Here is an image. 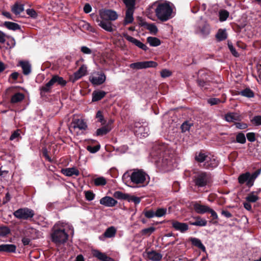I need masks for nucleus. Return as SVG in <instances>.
<instances>
[{"label":"nucleus","instance_id":"nucleus-1","mask_svg":"<svg viewBox=\"0 0 261 261\" xmlns=\"http://www.w3.org/2000/svg\"><path fill=\"white\" fill-rule=\"evenodd\" d=\"M68 229L73 231L72 226L67 223L60 221L56 223L51 229V241L56 245L64 244L68 238Z\"/></svg>","mask_w":261,"mask_h":261},{"label":"nucleus","instance_id":"nucleus-2","mask_svg":"<svg viewBox=\"0 0 261 261\" xmlns=\"http://www.w3.org/2000/svg\"><path fill=\"white\" fill-rule=\"evenodd\" d=\"M155 7V13L157 18L162 21H166L172 17L173 10L167 3H154L151 7Z\"/></svg>","mask_w":261,"mask_h":261},{"label":"nucleus","instance_id":"nucleus-3","mask_svg":"<svg viewBox=\"0 0 261 261\" xmlns=\"http://www.w3.org/2000/svg\"><path fill=\"white\" fill-rule=\"evenodd\" d=\"M148 175L142 169H135L130 175L131 182L139 187L143 186L149 182Z\"/></svg>","mask_w":261,"mask_h":261},{"label":"nucleus","instance_id":"nucleus-4","mask_svg":"<svg viewBox=\"0 0 261 261\" xmlns=\"http://www.w3.org/2000/svg\"><path fill=\"white\" fill-rule=\"evenodd\" d=\"M260 172L261 169H257L252 174H250L249 172L241 174L238 177V182L241 185L246 183V185L250 188L253 186L255 180L260 174Z\"/></svg>","mask_w":261,"mask_h":261},{"label":"nucleus","instance_id":"nucleus-5","mask_svg":"<svg viewBox=\"0 0 261 261\" xmlns=\"http://www.w3.org/2000/svg\"><path fill=\"white\" fill-rule=\"evenodd\" d=\"M211 32V28L206 21H201L195 27V33L202 38L207 37Z\"/></svg>","mask_w":261,"mask_h":261},{"label":"nucleus","instance_id":"nucleus-6","mask_svg":"<svg viewBox=\"0 0 261 261\" xmlns=\"http://www.w3.org/2000/svg\"><path fill=\"white\" fill-rule=\"evenodd\" d=\"M14 216L19 219L28 220L34 217V212L28 208H19L13 213Z\"/></svg>","mask_w":261,"mask_h":261},{"label":"nucleus","instance_id":"nucleus-7","mask_svg":"<svg viewBox=\"0 0 261 261\" xmlns=\"http://www.w3.org/2000/svg\"><path fill=\"white\" fill-rule=\"evenodd\" d=\"M211 180L210 175L206 172H201L195 178V185L198 187H202L206 186Z\"/></svg>","mask_w":261,"mask_h":261},{"label":"nucleus","instance_id":"nucleus-8","mask_svg":"<svg viewBox=\"0 0 261 261\" xmlns=\"http://www.w3.org/2000/svg\"><path fill=\"white\" fill-rule=\"evenodd\" d=\"M99 16L101 19L108 21H114L118 18V15L114 10L105 9L99 11Z\"/></svg>","mask_w":261,"mask_h":261},{"label":"nucleus","instance_id":"nucleus-9","mask_svg":"<svg viewBox=\"0 0 261 261\" xmlns=\"http://www.w3.org/2000/svg\"><path fill=\"white\" fill-rule=\"evenodd\" d=\"M158 63L152 61L138 62L129 65L130 68L134 69H141L149 67H156Z\"/></svg>","mask_w":261,"mask_h":261},{"label":"nucleus","instance_id":"nucleus-10","mask_svg":"<svg viewBox=\"0 0 261 261\" xmlns=\"http://www.w3.org/2000/svg\"><path fill=\"white\" fill-rule=\"evenodd\" d=\"M87 72V66L85 65H82L78 70L70 77V81L72 83H74L76 81L85 75Z\"/></svg>","mask_w":261,"mask_h":261},{"label":"nucleus","instance_id":"nucleus-11","mask_svg":"<svg viewBox=\"0 0 261 261\" xmlns=\"http://www.w3.org/2000/svg\"><path fill=\"white\" fill-rule=\"evenodd\" d=\"M97 76L92 75L89 77V81L94 85H99L103 84L106 80V76L103 73H96Z\"/></svg>","mask_w":261,"mask_h":261},{"label":"nucleus","instance_id":"nucleus-12","mask_svg":"<svg viewBox=\"0 0 261 261\" xmlns=\"http://www.w3.org/2000/svg\"><path fill=\"white\" fill-rule=\"evenodd\" d=\"M96 21L98 23V25L106 31L112 32L114 31L113 25L110 21L99 19H97Z\"/></svg>","mask_w":261,"mask_h":261},{"label":"nucleus","instance_id":"nucleus-13","mask_svg":"<svg viewBox=\"0 0 261 261\" xmlns=\"http://www.w3.org/2000/svg\"><path fill=\"white\" fill-rule=\"evenodd\" d=\"M218 165V161L214 155H209L207 160L203 164V168L211 169L216 167Z\"/></svg>","mask_w":261,"mask_h":261},{"label":"nucleus","instance_id":"nucleus-14","mask_svg":"<svg viewBox=\"0 0 261 261\" xmlns=\"http://www.w3.org/2000/svg\"><path fill=\"white\" fill-rule=\"evenodd\" d=\"M172 227L176 230L184 232L189 229V226L187 223L179 222L177 221H171Z\"/></svg>","mask_w":261,"mask_h":261},{"label":"nucleus","instance_id":"nucleus-15","mask_svg":"<svg viewBox=\"0 0 261 261\" xmlns=\"http://www.w3.org/2000/svg\"><path fill=\"white\" fill-rule=\"evenodd\" d=\"M92 253L93 256L101 261H115L113 258L108 256L105 253L101 252L96 249L92 250Z\"/></svg>","mask_w":261,"mask_h":261},{"label":"nucleus","instance_id":"nucleus-16","mask_svg":"<svg viewBox=\"0 0 261 261\" xmlns=\"http://www.w3.org/2000/svg\"><path fill=\"white\" fill-rule=\"evenodd\" d=\"M92 253L93 256L101 261H115L113 258L108 256L105 253L101 252L96 249L92 250Z\"/></svg>","mask_w":261,"mask_h":261},{"label":"nucleus","instance_id":"nucleus-17","mask_svg":"<svg viewBox=\"0 0 261 261\" xmlns=\"http://www.w3.org/2000/svg\"><path fill=\"white\" fill-rule=\"evenodd\" d=\"M124 37L127 41L132 43L143 50H146L148 49V47L146 45L140 42L139 40L136 39V38L127 34H124Z\"/></svg>","mask_w":261,"mask_h":261},{"label":"nucleus","instance_id":"nucleus-18","mask_svg":"<svg viewBox=\"0 0 261 261\" xmlns=\"http://www.w3.org/2000/svg\"><path fill=\"white\" fill-rule=\"evenodd\" d=\"M124 37L127 41L132 43L143 50H146L148 49V47L146 45L140 42L139 40L136 39V38L127 34H124Z\"/></svg>","mask_w":261,"mask_h":261},{"label":"nucleus","instance_id":"nucleus-19","mask_svg":"<svg viewBox=\"0 0 261 261\" xmlns=\"http://www.w3.org/2000/svg\"><path fill=\"white\" fill-rule=\"evenodd\" d=\"M100 203L107 207H113L117 203V201L112 197L105 196L100 200Z\"/></svg>","mask_w":261,"mask_h":261},{"label":"nucleus","instance_id":"nucleus-20","mask_svg":"<svg viewBox=\"0 0 261 261\" xmlns=\"http://www.w3.org/2000/svg\"><path fill=\"white\" fill-rule=\"evenodd\" d=\"M225 119L228 122H234L241 121L242 117L237 113H228L225 115Z\"/></svg>","mask_w":261,"mask_h":261},{"label":"nucleus","instance_id":"nucleus-21","mask_svg":"<svg viewBox=\"0 0 261 261\" xmlns=\"http://www.w3.org/2000/svg\"><path fill=\"white\" fill-rule=\"evenodd\" d=\"M195 221L190 220L189 224L191 225L197 226H205L207 224V221L205 219L201 218L200 216H196L193 218Z\"/></svg>","mask_w":261,"mask_h":261},{"label":"nucleus","instance_id":"nucleus-22","mask_svg":"<svg viewBox=\"0 0 261 261\" xmlns=\"http://www.w3.org/2000/svg\"><path fill=\"white\" fill-rule=\"evenodd\" d=\"M49 82H51L53 86L57 84L61 86H64L67 83L66 81L62 77L59 76L58 75H54Z\"/></svg>","mask_w":261,"mask_h":261},{"label":"nucleus","instance_id":"nucleus-23","mask_svg":"<svg viewBox=\"0 0 261 261\" xmlns=\"http://www.w3.org/2000/svg\"><path fill=\"white\" fill-rule=\"evenodd\" d=\"M193 207L195 211L198 213L200 214H203L206 213H207L210 207L207 205H202L198 203H195L193 205Z\"/></svg>","mask_w":261,"mask_h":261},{"label":"nucleus","instance_id":"nucleus-24","mask_svg":"<svg viewBox=\"0 0 261 261\" xmlns=\"http://www.w3.org/2000/svg\"><path fill=\"white\" fill-rule=\"evenodd\" d=\"M62 172L67 176H71L73 175L78 176L80 174L79 171L75 167L62 169Z\"/></svg>","mask_w":261,"mask_h":261},{"label":"nucleus","instance_id":"nucleus-25","mask_svg":"<svg viewBox=\"0 0 261 261\" xmlns=\"http://www.w3.org/2000/svg\"><path fill=\"white\" fill-rule=\"evenodd\" d=\"M16 247L13 244H2L0 245V252H15Z\"/></svg>","mask_w":261,"mask_h":261},{"label":"nucleus","instance_id":"nucleus-26","mask_svg":"<svg viewBox=\"0 0 261 261\" xmlns=\"http://www.w3.org/2000/svg\"><path fill=\"white\" fill-rule=\"evenodd\" d=\"M72 123L74 128H78L81 130H85L87 125L83 119H75L73 120Z\"/></svg>","mask_w":261,"mask_h":261},{"label":"nucleus","instance_id":"nucleus-27","mask_svg":"<svg viewBox=\"0 0 261 261\" xmlns=\"http://www.w3.org/2000/svg\"><path fill=\"white\" fill-rule=\"evenodd\" d=\"M19 65L20 66L23 70V73L24 75H28L31 72V65L28 61H20Z\"/></svg>","mask_w":261,"mask_h":261},{"label":"nucleus","instance_id":"nucleus-28","mask_svg":"<svg viewBox=\"0 0 261 261\" xmlns=\"http://www.w3.org/2000/svg\"><path fill=\"white\" fill-rule=\"evenodd\" d=\"M147 256L152 261H160L162 258V255L155 251L147 252Z\"/></svg>","mask_w":261,"mask_h":261},{"label":"nucleus","instance_id":"nucleus-29","mask_svg":"<svg viewBox=\"0 0 261 261\" xmlns=\"http://www.w3.org/2000/svg\"><path fill=\"white\" fill-rule=\"evenodd\" d=\"M141 26L145 27L151 33L155 34L158 30L156 26L153 23H148L145 21H141L139 23Z\"/></svg>","mask_w":261,"mask_h":261},{"label":"nucleus","instance_id":"nucleus-30","mask_svg":"<svg viewBox=\"0 0 261 261\" xmlns=\"http://www.w3.org/2000/svg\"><path fill=\"white\" fill-rule=\"evenodd\" d=\"M26 233L29 237L33 239L39 238L40 232L33 227H28L26 230Z\"/></svg>","mask_w":261,"mask_h":261},{"label":"nucleus","instance_id":"nucleus-31","mask_svg":"<svg viewBox=\"0 0 261 261\" xmlns=\"http://www.w3.org/2000/svg\"><path fill=\"white\" fill-rule=\"evenodd\" d=\"M106 95V92L103 91H95L92 93V101H97L101 100Z\"/></svg>","mask_w":261,"mask_h":261},{"label":"nucleus","instance_id":"nucleus-32","mask_svg":"<svg viewBox=\"0 0 261 261\" xmlns=\"http://www.w3.org/2000/svg\"><path fill=\"white\" fill-rule=\"evenodd\" d=\"M112 129V127L108 125H105L101 128H98L96 132V135L103 136L109 133Z\"/></svg>","mask_w":261,"mask_h":261},{"label":"nucleus","instance_id":"nucleus-33","mask_svg":"<svg viewBox=\"0 0 261 261\" xmlns=\"http://www.w3.org/2000/svg\"><path fill=\"white\" fill-rule=\"evenodd\" d=\"M117 230L114 226L108 228L103 233V237L107 238L114 237L116 233Z\"/></svg>","mask_w":261,"mask_h":261},{"label":"nucleus","instance_id":"nucleus-34","mask_svg":"<svg viewBox=\"0 0 261 261\" xmlns=\"http://www.w3.org/2000/svg\"><path fill=\"white\" fill-rule=\"evenodd\" d=\"M190 241L194 246L200 249L202 251L205 252V247L199 239L196 238H191L190 239Z\"/></svg>","mask_w":261,"mask_h":261},{"label":"nucleus","instance_id":"nucleus-35","mask_svg":"<svg viewBox=\"0 0 261 261\" xmlns=\"http://www.w3.org/2000/svg\"><path fill=\"white\" fill-rule=\"evenodd\" d=\"M134 9H127L125 14V18L124 20L125 24L130 23L133 22V13H134Z\"/></svg>","mask_w":261,"mask_h":261},{"label":"nucleus","instance_id":"nucleus-36","mask_svg":"<svg viewBox=\"0 0 261 261\" xmlns=\"http://www.w3.org/2000/svg\"><path fill=\"white\" fill-rule=\"evenodd\" d=\"M136 133H138V135H140L143 137H146L149 135V128L147 127L140 126L137 129L135 130Z\"/></svg>","mask_w":261,"mask_h":261},{"label":"nucleus","instance_id":"nucleus-37","mask_svg":"<svg viewBox=\"0 0 261 261\" xmlns=\"http://www.w3.org/2000/svg\"><path fill=\"white\" fill-rule=\"evenodd\" d=\"M209 155L201 152H197L195 156V160L199 163L205 162Z\"/></svg>","mask_w":261,"mask_h":261},{"label":"nucleus","instance_id":"nucleus-38","mask_svg":"<svg viewBox=\"0 0 261 261\" xmlns=\"http://www.w3.org/2000/svg\"><path fill=\"white\" fill-rule=\"evenodd\" d=\"M24 98V95L21 93H16L13 95L11 99V103H17L21 101Z\"/></svg>","mask_w":261,"mask_h":261},{"label":"nucleus","instance_id":"nucleus-39","mask_svg":"<svg viewBox=\"0 0 261 261\" xmlns=\"http://www.w3.org/2000/svg\"><path fill=\"white\" fill-rule=\"evenodd\" d=\"M24 8L23 5L21 4H19L18 3H15L11 8V11L13 13L16 15L19 14L21 12L23 11Z\"/></svg>","mask_w":261,"mask_h":261},{"label":"nucleus","instance_id":"nucleus-40","mask_svg":"<svg viewBox=\"0 0 261 261\" xmlns=\"http://www.w3.org/2000/svg\"><path fill=\"white\" fill-rule=\"evenodd\" d=\"M52 84L49 81L44 86H42L40 88V94L41 96L44 95L46 93L50 92L52 88Z\"/></svg>","mask_w":261,"mask_h":261},{"label":"nucleus","instance_id":"nucleus-41","mask_svg":"<svg viewBox=\"0 0 261 261\" xmlns=\"http://www.w3.org/2000/svg\"><path fill=\"white\" fill-rule=\"evenodd\" d=\"M4 25L9 30L16 31L20 29L18 24L10 21H6L4 23Z\"/></svg>","mask_w":261,"mask_h":261},{"label":"nucleus","instance_id":"nucleus-42","mask_svg":"<svg viewBox=\"0 0 261 261\" xmlns=\"http://www.w3.org/2000/svg\"><path fill=\"white\" fill-rule=\"evenodd\" d=\"M216 38L219 41L225 40L227 38V34L225 30L219 29L216 35Z\"/></svg>","mask_w":261,"mask_h":261},{"label":"nucleus","instance_id":"nucleus-43","mask_svg":"<svg viewBox=\"0 0 261 261\" xmlns=\"http://www.w3.org/2000/svg\"><path fill=\"white\" fill-rule=\"evenodd\" d=\"M147 40L150 46H158L161 44L160 40L155 37H148Z\"/></svg>","mask_w":261,"mask_h":261},{"label":"nucleus","instance_id":"nucleus-44","mask_svg":"<svg viewBox=\"0 0 261 261\" xmlns=\"http://www.w3.org/2000/svg\"><path fill=\"white\" fill-rule=\"evenodd\" d=\"M240 94L243 96L251 98L254 96L253 92L249 88H246L240 92Z\"/></svg>","mask_w":261,"mask_h":261},{"label":"nucleus","instance_id":"nucleus-45","mask_svg":"<svg viewBox=\"0 0 261 261\" xmlns=\"http://www.w3.org/2000/svg\"><path fill=\"white\" fill-rule=\"evenodd\" d=\"M113 196L115 198L118 199L122 200H127V198L128 197V195L127 194H125L120 191H116L115 192Z\"/></svg>","mask_w":261,"mask_h":261},{"label":"nucleus","instance_id":"nucleus-46","mask_svg":"<svg viewBox=\"0 0 261 261\" xmlns=\"http://www.w3.org/2000/svg\"><path fill=\"white\" fill-rule=\"evenodd\" d=\"M246 200L249 202H255L258 199V197L255 194L254 192L250 193L246 198Z\"/></svg>","mask_w":261,"mask_h":261},{"label":"nucleus","instance_id":"nucleus-47","mask_svg":"<svg viewBox=\"0 0 261 261\" xmlns=\"http://www.w3.org/2000/svg\"><path fill=\"white\" fill-rule=\"evenodd\" d=\"M219 20L220 21H224L229 16V12L226 10H221L219 13Z\"/></svg>","mask_w":261,"mask_h":261},{"label":"nucleus","instance_id":"nucleus-48","mask_svg":"<svg viewBox=\"0 0 261 261\" xmlns=\"http://www.w3.org/2000/svg\"><path fill=\"white\" fill-rule=\"evenodd\" d=\"M10 233V229L6 226H0V237H4Z\"/></svg>","mask_w":261,"mask_h":261},{"label":"nucleus","instance_id":"nucleus-49","mask_svg":"<svg viewBox=\"0 0 261 261\" xmlns=\"http://www.w3.org/2000/svg\"><path fill=\"white\" fill-rule=\"evenodd\" d=\"M246 141L245 135L242 133H239L236 136V142L241 144H244Z\"/></svg>","mask_w":261,"mask_h":261},{"label":"nucleus","instance_id":"nucleus-50","mask_svg":"<svg viewBox=\"0 0 261 261\" xmlns=\"http://www.w3.org/2000/svg\"><path fill=\"white\" fill-rule=\"evenodd\" d=\"M95 185L97 186H104L107 184L106 179L103 177L96 178L94 180Z\"/></svg>","mask_w":261,"mask_h":261},{"label":"nucleus","instance_id":"nucleus-51","mask_svg":"<svg viewBox=\"0 0 261 261\" xmlns=\"http://www.w3.org/2000/svg\"><path fill=\"white\" fill-rule=\"evenodd\" d=\"M251 122L255 126L261 125V116L257 115L254 116L251 120Z\"/></svg>","mask_w":261,"mask_h":261},{"label":"nucleus","instance_id":"nucleus-52","mask_svg":"<svg viewBox=\"0 0 261 261\" xmlns=\"http://www.w3.org/2000/svg\"><path fill=\"white\" fill-rule=\"evenodd\" d=\"M123 2L127 7V9H135L136 0H123Z\"/></svg>","mask_w":261,"mask_h":261},{"label":"nucleus","instance_id":"nucleus-53","mask_svg":"<svg viewBox=\"0 0 261 261\" xmlns=\"http://www.w3.org/2000/svg\"><path fill=\"white\" fill-rule=\"evenodd\" d=\"M155 229V228L154 227H150L149 228L142 229V233L143 234H147L148 236H150L154 231Z\"/></svg>","mask_w":261,"mask_h":261},{"label":"nucleus","instance_id":"nucleus-54","mask_svg":"<svg viewBox=\"0 0 261 261\" xmlns=\"http://www.w3.org/2000/svg\"><path fill=\"white\" fill-rule=\"evenodd\" d=\"M166 208H161L158 209L155 212V216L157 217H161L165 215L166 213Z\"/></svg>","mask_w":261,"mask_h":261},{"label":"nucleus","instance_id":"nucleus-55","mask_svg":"<svg viewBox=\"0 0 261 261\" xmlns=\"http://www.w3.org/2000/svg\"><path fill=\"white\" fill-rule=\"evenodd\" d=\"M100 149V145H96L95 146H88L87 149L91 153H94L97 152Z\"/></svg>","mask_w":261,"mask_h":261},{"label":"nucleus","instance_id":"nucleus-56","mask_svg":"<svg viewBox=\"0 0 261 261\" xmlns=\"http://www.w3.org/2000/svg\"><path fill=\"white\" fill-rule=\"evenodd\" d=\"M127 200L129 202H134L136 204H139L141 201L140 198L134 196H129V195Z\"/></svg>","mask_w":261,"mask_h":261},{"label":"nucleus","instance_id":"nucleus-57","mask_svg":"<svg viewBox=\"0 0 261 261\" xmlns=\"http://www.w3.org/2000/svg\"><path fill=\"white\" fill-rule=\"evenodd\" d=\"M192 124L187 122L182 123L181 126V129L182 132H186L190 129Z\"/></svg>","mask_w":261,"mask_h":261},{"label":"nucleus","instance_id":"nucleus-58","mask_svg":"<svg viewBox=\"0 0 261 261\" xmlns=\"http://www.w3.org/2000/svg\"><path fill=\"white\" fill-rule=\"evenodd\" d=\"M85 197L87 200L91 201L94 198L95 195L91 191H88L85 192Z\"/></svg>","mask_w":261,"mask_h":261},{"label":"nucleus","instance_id":"nucleus-59","mask_svg":"<svg viewBox=\"0 0 261 261\" xmlns=\"http://www.w3.org/2000/svg\"><path fill=\"white\" fill-rule=\"evenodd\" d=\"M234 125L237 128L240 129H245L248 127V125L243 122H235Z\"/></svg>","mask_w":261,"mask_h":261},{"label":"nucleus","instance_id":"nucleus-60","mask_svg":"<svg viewBox=\"0 0 261 261\" xmlns=\"http://www.w3.org/2000/svg\"><path fill=\"white\" fill-rule=\"evenodd\" d=\"M207 102L208 103L212 106L219 103L221 102V100L219 98H212L208 99L207 100Z\"/></svg>","mask_w":261,"mask_h":261},{"label":"nucleus","instance_id":"nucleus-61","mask_svg":"<svg viewBox=\"0 0 261 261\" xmlns=\"http://www.w3.org/2000/svg\"><path fill=\"white\" fill-rule=\"evenodd\" d=\"M27 13L28 15L30 16L31 17L35 18L37 16V13L36 11L32 9H28L27 10Z\"/></svg>","mask_w":261,"mask_h":261},{"label":"nucleus","instance_id":"nucleus-62","mask_svg":"<svg viewBox=\"0 0 261 261\" xmlns=\"http://www.w3.org/2000/svg\"><path fill=\"white\" fill-rule=\"evenodd\" d=\"M228 48L230 51V52L231 53V54L234 56V57H238L239 56V54L238 53V52L236 51L235 48L233 46V45L231 44H229L228 43Z\"/></svg>","mask_w":261,"mask_h":261},{"label":"nucleus","instance_id":"nucleus-63","mask_svg":"<svg viewBox=\"0 0 261 261\" xmlns=\"http://www.w3.org/2000/svg\"><path fill=\"white\" fill-rule=\"evenodd\" d=\"M171 75V72L168 69H163L161 71V75L162 77H169Z\"/></svg>","mask_w":261,"mask_h":261},{"label":"nucleus","instance_id":"nucleus-64","mask_svg":"<svg viewBox=\"0 0 261 261\" xmlns=\"http://www.w3.org/2000/svg\"><path fill=\"white\" fill-rule=\"evenodd\" d=\"M96 118L98 119V121L101 123L102 124L105 123V121L104 120L103 116L102 114L101 111H98L96 114Z\"/></svg>","mask_w":261,"mask_h":261}]
</instances>
